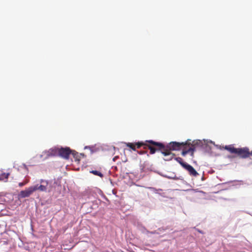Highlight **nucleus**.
Returning a JSON list of instances; mask_svg holds the SVG:
<instances>
[{
    "label": "nucleus",
    "instance_id": "f257e3e1",
    "mask_svg": "<svg viewBox=\"0 0 252 252\" xmlns=\"http://www.w3.org/2000/svg\"><path fill=\"white\" fill-rule=\"evenodd\" d=\"M150 143L156 146L157 151H160L165 157H168L165 159L166 160H171L175 156V154L172 153L171 151H179L181 149H182V155L183 156L185 157L187 154H189L193 157L196 148L201 146L202 144L201 141L199 140L191 141L190 139L187 140L185 142H171L166 145L162 143L156 141H151Z\"/></svg>",
    "mask_w": 252,
    "mask_h": 252
},
{
    "label": "nucleus",
    "instance_id": "f03ea898",
    "mask_svg": "<svg viewBox=\"0 0 252 252\" xmlns=\"http://www.w3.org/2000/svg\"><path fill=\"white\" fill-rule=\"evenodd\" d=\"M220 149H225L231 154H235L238 157L242 158H248L249 148L248 147H244L241 148H235L233 145H229L222 147H220Z\"/></svg>",
    "mask_w": 252,
    "mask_h": 252
},
{
    "label": "nucleus",
    "instance_id": "7ed1b4c3",
    "mask_svg": "<svg viewBox=\"0 0 252 252\" xmlns=\"http://www.w3.org/2000/svg\"><path fill=\"white\" fill-rule=\"evenodd\" d=\"M151 141H154L152 140H146L145 142H138L135 143L136 149H139L141 147L143 146L144 149H146L147 148L150 150V154L151 155L154 154L157 152L156 147L155 145H153Z\"/></svg>",
    "mask_w": 252,
    "mask_h": 252
},
{
    "label": "nucleus",
    "instance_id": "20e7f679",
    "mask_svg": "<svg viewBox=\"0 0 252 252\" xmlns=\"http://www.w3.org/2000/svg\"><path fill=\"white\" fill-rule=\"evenodd\" d=\"M57 152L60 157L65 159H68L71 150L69 147L61 148L58 149Z\"/></svg>",
    "mask_w": 252,
    "mask_h": 252
},
{
    "label": "nucleus",
    "instance_id": "39448f33",
    "mask_svg": "<svg viewBox=\"0 0 252 252\" xmlns=\"http://www.w3.org/2000/svg\"><path fill=\"white\" fill-rule=\"evenodd\" d=\"M41 185H36L32 187V191L39 190L41 191H45L47 189V187L48 183L47 181L41 180Z\"/></svg>",
    "mask_w": 252,
    "mask_h": 252
},
{
    "label": "nucleus",
    "instance_id": "423d86ee",
    "mask_svg": "<svg viewBox=\"0 0 252 252\" xmlns=\"http://www.w3.org/2000/svg\"><path fill=\"white\" fill-rule=\"evenodd\" d=\"M184 168L189 172L190 176L196 177L199 175L195 169L189 164H188Z\"/></svg>",
    "mask_w": 252,
    "mask_h": 252
},
{
    "label": "nucleus",
    "instance_id": "0eeeda50",
    "mask_svg": "<svg viewBox=\"0 0 252 252\" xmlns=\"http://www.w3.org/2000/svg\"><path fill=\"white\" fill-rule=\"evenodd\" d=\"M32 193V188H29L28 189L21 191L19 196L21 198H25L29 196Z\"/></svg>",
    "mask_w": 252,
    "mask_h": 252
},
{
    "label": "nucleus",
    "instance_id": "6e6552de",
    "mask_svg": "<svg viewBox=\"0 0 252 252\" xmlns=\"http://www.w3.org/2000/svg\"><path fill=\"white\" fill-rule=\"evenodd\" d=\"M9 175V173L4 172L3 171L0 170V181L6 182Z\"/></svg>",
    "mask_w": 252,
    "mask_h": 252
},
{
    "label": "nucleus",
    "instance_id": "1a4fd4ad",
    "mask_svg": "<svg viewBox=\"0 0 252 252\" xmlns=\"http://www.w3.org/2000/svg\"><path fill=\"white\" fill-rule=\"evenodd\" d=\"M175 160L179 163L183 167L185 168L186 166L188 164V163L184 162L183 161V159L180 157L176 158Z\"/></svg>",
    "mask_w": 252,
    "mask_h": 252
},
{
    "label": "nucleus",
    "instance_id": "9d476101",
    "mask_svg": "<svg viewBox=\"0 0 252 252\" xmlns=\"http://www.w3.org/2000/svg\"><path fill=\"white\" fill-rule=\"evenodd\" d=\"M71 154L73 156V158L77 160H80V157L78 153L74 150H71Z\"/></svg>",
    "mask_w": 252,
    "mask_h": 252
},
{
    "label": "nucleus",
    "instance_id": "9b49d317",
    "mask_svg": "<svg viewBox=\"0 0 252 252\" xmlns=\"http://www.w3.org/2000/svg\"><path fill=\"white\" fill-rule=\"evenodd\" d=\"M126 145L127 147L130 148L132 150H133V151L136 150L135 143H126Z\"/></svg>",
    "mask_w": 252,
    "mask_h": 252
},
{
    "label": "nucleus",
    "instance_id": "f8f14e48",
    "mask_svg": "<svg viewBox=\"0 0 252 252\" xmlns=\"http://www.w3.org/2000/svg\"><path fill=\"white\" fill-rule=\"evenodd\" d=\"M91 173H93V174L95 175H97V176H98L100 177H103V174L98 171H96V170H92L90 172Z\"/></svg>",
    "mask_w": 252,
    "mask_h": 252
},
{
    "label": "nucleus",
    "instance_id": "ddd939ff",
    "mask_svg": "<svg viewBox=\"0 0 252 252\" xmlns=\"http://www.w3.org/2000/svg\"><path fill=\"white\" fill-rule=\"evenodd\" d=\"M250 156H252V151H250V150L249 149L248 157Z\"/></svg>",
    "mask_w": 252,
    "mask_h": 252
},
{
    "label": "nucleus",
    "instance_id": "4468645a",
    "mask_svg": "<svg viewBox=\"0 0 252 252\" xmlns=\"http://www.w3.org/2000/svg\"><path fill=\"white\" fill-rule=\"evenodd\" d=\"M25 184H26V183H20L19 184V186H20V187H22V186H24Z\"/></svg>",
    "mask_w": 252,
    "mask_h": 252
},
{
    "label": "nucleus",
    "instance_id": "2eb2a0df",
    "mask_svg": "<svg viewBox=\"0 0 252 252\" xmlns=\"http://www.w3.org/2000/svg\"><path fill=\"white\" fill-rule=\"evenodd\" d=\"M196 230H197L199 233H201V234H203V232H202V231H201V230H199V229H196Z\"/></svg>",
    "mask_w": 252,
    "mask_h": 252
},
{
    "label": "nucleus",
    "instance_id": "dca6fc26",
    "mask_svg": "<svg viewBox=\"0 0 252 252\" xmlns=\"http://www.w3.org/2000/svg\"><path fill=\"white\" fill-rule=\"evenodd\" d=\"M145 153H146V151H140V152H139V154H141V155H142V154H145Z\"/></svg>",
    "mask_w": 252,
    "mask_h": 252
}]
</instances>
